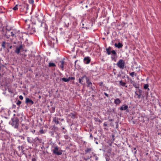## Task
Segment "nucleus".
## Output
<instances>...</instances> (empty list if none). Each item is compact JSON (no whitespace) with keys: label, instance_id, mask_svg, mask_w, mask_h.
<instances>
[{"label":"nucleus","instance_id":"1","mask_svg":"<svg viewBox=\"0 0 161 161\" xmlns=\"http://www.w3.org/2000/svg\"><path fill=\"white\" fill-rule=\"evenodd\" d=\"M37 19L38 21L39 22L41 23V26H42V25H43L44 26V28H45V31H47V26L44 23L43 24L42 23L44 20V16H43V15L42 14H41L40 15H38V16H37Z\"/></svg>","mask_w":161,"mask_h":161},{"label":"nucleus","instance_id":"2","mask_svg":"<svg viewBox=\"0 0 161 161\" xmlns=\"http://www.w3.org/2000/svg\"><path fill=\"white\" fill-rule=\"evenodd\" d=\"M53 149L52 150L53 153L58 155H61L62 154V150L59 149V147L57 146H55L52 147Z\"/></svg>","mask_w":161,"mask_h":161},{"label":"nucleus","instance_id":"3","mask_svg":"<svg viewBox=\"0 0 161 161\" xmlns=\"http://www.w3.org/2000/svg\"><path fill=\"white\" fill-rule=\"evenodd\" d=\"M11 124L15 128L18 129L19 125V119L16 118L12 119V122Z\"/></svg>","mask_w":161,"mask_h":161},{"label":"nucleus","instance_id":"4","mask_svg":"<svg viewBox=\"0 0 161 161\" xmlns=\"http://www.w3.org/2000/svg\"><path fill=\"white\" fill-rule=\"evenodd\" d=\"M116 65L120 69H123L124 68L125 62L123 60L120 59L117 63Z\"/></svg>","mask_w":161,"mask_h":161},{"label":"nucleus","instance_id":"5","mask_svg":"<svg viewBox=\"0 0 161 161\" xmlns=\"http://www.w3.org/2000/svg\"><path fill=\"white\" fill-rule=\"evenodd\" d=\"M36 32V30L35 28L32 27L30 28L28 30L29 33L32 34H34Z\"/></svg>","mask_w":161,"mask_h":161},{"label":"nucleus","instance_id":"6","mask_svg":"<svg viewBox=\"0 0 161 161\" xmlns=\"http://www.w3.org/2000/svg\"><path fill=\"white\" fill-rule=\"evenodd\" d=\"M91 61V59L89 57H86L84 59V61L85 63L86 64H88Z\"/></svg>","mask_w":161,"mask_h":161},{"label":"nucleus","instance_id":"7","mask_svg":"<svg viewBox=\"0 0 161 161\" xmlns=\"http://www.w3.org/2000/svg\"><path fill=\"white\" fill-rule=\"evenodd\" d=\"M23 48L22 45H21L20 46L16 48L15 52L17 54H19L20 52V50Z\"/></svg>","mask_w":161,"mask_h":161},{"label":"nucleus","instance_id":"8","mask_svg":"<svg viewBox=\"0 0 161 161\" xmlns=\"http://www.w3.org/2000/svg\"><path fill=\"white\" fill-rule=\"evenodd\" d=\"M25 102L26 103H29L31 105L34 103L33 101L28 98H26Z\"/></svg>","mask_w":161,"mask_h":161},{"label":"nucleus","instance_id":"9","mask_svg":"<svg viewBox=\"0 0 161 161\" xmlns=\"http://www.w3.org/2000/svg\"><path fill=\"white\" fill-rule=\"evenodd\" d=\"M128 106L127 105H124L120 107V109L121 110H127Z\"/></svg>","mask_w":161,"mask_h":161},{"label":"nucleus","instance_id":"10","mask_svg":"<svg viewBox=\"0 0 161 161\" xmlns=\"http://www.w3.org/2000/svg\"><path fill=\"white\" fill-rule=\"evenodd\" d=\"M121 101L118 98L115 99L114 101V103L117 105L121 103Z\"/></svg>","mask_w":161,"mask_h":161},{"label":"nucleus","instance_id":"11","mask_svg":"<svg viewBox=\"0 0 161 161\" xmlns=\"http://www.w3.org/2000/svg\"><path fill=\"white\" fill-rule=\"evenodd\" d=\"M114 46L115 47H118V48H121L123 46L122 44L120 42H119L118 44L115 43Z\"/></svg>","mask_w":161,"mask_h":161},{"label":"nucleus","instance_id":"12","mask_svg":"<svg viewBox=\"0 0 161 161\" xmlns=\"http://www.w3.org/2000/svg\"><path fill=\"white\" fill-rule=\"evenodd\" d=\"M131 83L133 84V86L135 87L136 88H139V86L138 85L136 82H135L134 81H131Z\"/></svg>","mask_w":161,"mask_h":161},{"label":"nucleus","instance_id":"13","mask_svg":"<svg viewBox=\"0 0 161 161\" xmlns=\"http://www.w3.org/2000/svg\"><path fill=\"white\" fill-rule=\"evenodd\" d=\"M58 119L56 117L53 118V121L56 124H57L59 123V121H58Z\"/></svg>","mask_w":161,"mask_h":161},{"label":"nucleus","instance_id":"14","mask_svg":"<svg viewBox=\"0 0 161 161\" xmlns=\"http://www.w3.org/2000/svg\"><path fill=\"white\" fill-rule=\"evenodd\" d=\"M86 83L88 85V87H91L92 85V82L89 80L87 78H86Z\"/></svg>","mask_w":161,"mask_h":161},{"label":"nucleus","instance_id":"15","mask_svg":"<svg viewBox=\"0 0 161 161\" xmlns=\"http://www.w3.org/2000/svg\"><path fill=\"white\" fill-rule=\"evenodd\" d=\"M61 63L60 66L62 70H64V61H60V62Z\"/></svg>","mask_w":161,"mask_h":161},{"label":"nucleus","instance_id":"16","mask_svg":"<svg viewBox=\"0 0 161 161\" xmlns=\"http://www.w3.org/2000/svg\"><path fill=\"white\" fill-rule=\"evenodd\" d=\"M7 86L6 85H4L3 86L1 85V89L3 91H6L7 90Z\"/></svg>","mask_w":161,"mask_h":161},{"label":"nucleus","instance_id":"17","mask_svg":"<svg viewBox=\"0 0 161 161\" xmlns=\"http://www.w3.org/2000/svg\"><path fill=\"white\" fill-rule=\"evenodd\" d=\"M119 85L120 86H125V84H126L125 83L123 82L122 80H120L119 81ZM125 87H127V86H126Z\"/></svg>","mask_w":161,"mask_h":161},{"label":"nucleus","instance_id":"18","mask_svg":"<svg viewBox=\"0 0 161 161\" xmlns=\"http://www.w3.org/2000/svg\"><path fill=\"white\" fill-rule=\"evenodd\" d=\"M111 47H109L108 48L106 49V51L107 52V53L108 55H110L111 54L110 50H111Z\"/></svg>","mask_w":161,"mask_h":161},{"label":"nucleus","instance_id":"19","mask_svg":"<svg viewBox=\"0 0 161 161\" xmlns=\"http://www.w3.org/2000/svg\"><path fill=\"white\" fill-rule=\"evenodd\" d=\"M92 148H87L85 150V153L86 154L87 153L90 152L92 151Z\"/></svg>","mask_w":161,"mask_h":161},{"label":"nucleus","instance_id":"20","mask_svg":"<svg viewBox=\"0 0 161 161\" xmlns=\"http://www.w3.org/2000/svg\"><path fill=\"white\" fill-rule=\"evenodd\" d=\"M27 141L29 143H31L32 142V141L31 138L29 137H27Z\"/></svg>","mask_w":161,"mask_h":161},{"label":"nucleus","instance_id":"21","mask_svg":"<svg viewBox=\"0 0 161 161\" xmlns=\"http://www.w3.org/2000/svg\"><path fill=\"white\" fill-rule=\"evenodd\" d=\"M69 116L72 119H74L75 118V114L72 113H71L70 114H69Z\"/></svg>","mask_w":161,"mask_h":161},{"label":"nucleus","instance_id":"22","mask_svg":"<svg viewBox=\"0 0 161 161\" xmlns=\"http://www.w3.org/2000/svg\"><path fill=\"white\" fill-rule=\"evenodd\" d=\"M149 85L148 84H146L144 86V88L145 89H147L148 90H149V89L148 88Z\"/></svg>","mask_w":161,"mask_h":161},{"label":"nucleus","instance_id":"23","mask_svg":"<svg viewBox=\"0 0 161 161\" xmlns=\"http://www.w3.org/2000/svg\"><path fill=\"white\" fill-rule=\"evenodd\" d=\"M55 66V64L53 63H49V66L50 67H54Z\"/></svg>","mask_w":161,"mask_h":161},{"label":"nucleus","instance_id":"24","mask_svg":"<svg viewBox=\"0 0 161 161\" xmlns=\"http://www.w3.org/2000/svg\"><path fill=\"white\" fill-rule=\"evenodd\" d=\"M92 153L93 154V157L96 160H98V158L97 156L95 154H94L93 152Z\"/></svg>","mask_w":161,"mask_h":161},{"label":"nucleus","instance_id":"25","mask_svg":"<svg viewBox=\"0 0 161 161\" xmlns=\"http://www.w3.org/2000/svg\"><path fill=\"white\" fill-rule=\"evenodd\" d=\"M6 43V42L5 41L3 42L2 43L1 46L2 47L4 48H6V47H5Z\"/></svg>","mask_w":161,"mask_h":161},{"label":"nucleus","instance_id":"26","mask_svg":"<svg viewBox=\"0 0 161 161\" xmlns=\"http://www.w3.org/2000/svg\"><path fill=\"white\" fill-rule=\"evenodd\" d=\"M111 58L115 62H116V58L115 57V55H112L111 57Z\"/></svg>","mask_w":161,"mask_h":161},{"label":"nucleus","instance_id":"27","mask_svg":"<svg viewBox=\"0 0 161 161\" xmlns=\"http://www.w3.org/2000/svg\"><path fill=\"white\" fill-rule=\"evenodd\" d=\"M15 33L14 31H11V35L12 37H15L16 36H15Z\"/></svg>","mask_w":161,"mask_h":161},{"label":"nucleus","instance_id":"28","mask_svg":"<svg viewBox=\"0 0 161 161\" xmlns=\"http://www.w3.org/2000/svg\"><path fill=\"white\" fill-rule=\"evenodd\" d=\"M62 80L63 81H64V82H65L69 81V80L68 79H67V78H63L62 79Z\"/></svg>","mask_w":161,"mask_h":161},{"label":"nucleus","instance_id":"29","mask_svg":"<svg viewBox=\"0 0 161 161\" xmlns=\"http://www.w3.org/2000/svg\"><path fill=\"white\" fill-rule=\"evenodd\" d=\"M18 4H17L13 8V10H18Z\"/></svg>","mask_w":161,"mask_h":161},{"label":"nucleus","instance_id":"30","mask_svg":"<svg viewBox=\"0 0 161 161\" xmlns=\"http://www.w3.org/2000/svg\"><path fill=\"white\" fill-rule=\"evenodd\" d=\"M135 93L136 95L137 96V97L138 98H140V97H141V94H140V93L139 94H138L136 92H135Z\"/></svg>","mask_w":161,"mask_h":161},{"label":"nucleus","instance_id":"31","mask_svg":"<svg viewBox=\"0 0 161 161\" xmlns=\"http://www.w3.org/2000/svg\"><path fill=\"white\" fill-rule=\"evenodd\" d=\"M21 103V102L19 100H18L16 103V104L18 105H19Z\"/></svg>","mask_w":161,"mask_h":161},{"label":"nucleus","instance_id":"32","mask_svg":"<svg viewBox=\"0 0 161 161\" xmlns=\"http://www.w3.org/2000/svg\"><path fill=\"white\" fill-rule=\"evenodd\" d=\"M135 75V72H133L130 74V75L132 77H133Z\"/></svg>","mask_w":161,"mask_h":161},{"label":"nucleus","instance_id":"33","mask_svg":"<svg viewBox=\"0 0 161 161\" xmlns=\"http://www.w3.org/2000/svg\"><path fill=\"white\" fill-rule=\"evenodd\" d=\"M6 44H7L8 47H9L10 49H11L12 48V46L10 45L9 43L7 42L6 43Z\"/></svg>","mask_w":161,"mask_h":161},{"label":"nucleus","instance_id":"34","mask_svg":"<svg viewBox=\"0 0 161 161\" xmlns=\"http://www.w3.org/2000/svg\"><path fill=\"white\" fill-rule=\"evenodd\" d=\"M8 91L10 93H13V91L10 88H8Z\"/></svg>","mask_w":161,"mask_h":161},{"label":"nucleus","instance_id":"35","mask_svg":"<svg viewBox=\"0 0 161 161\" xmlns=\"http://www.w3.org/2000/svg\"><path fill=\"white\" fill-rule=\"evenodd\" d=\"M111 53H112L114 55H116V52L114 50H112V51H111Z\"/></svg>","mask_w":161,"mask_h":161},{"label":"nucleus","instance_id":"36","mask_svg":"<svg viewBox=\"0 0 161 161\" xmlns=\"http://www.w3.org/2000/svg\"><path fill=\"white\" fill-rule=\"evenodd\" d=\"M40 132L41 134H44L45 133V131L43 129H41L39 131Z\"/></svg>","mask_w":161,"mask_h":161},{"label":"nucleus","instance_id":"37","mask_svg":"<svg viewBox=\"0 0 161 161\" xmlns=\"http://www.w3.org/2000/svg\"><path fill=\"white\" fill-rule=\"evenodd\" d=\"M5 67L4 65H0V69H3L4 68H5Z\"/></svg>","mask_w":161,"mask_h":161},{"label":"nucleus","instance_id":"38","mask_svg":"<svg viewBox=\"0 0 161 161\" xmlns=\"http://www.w3.org/2000/svg\"><path fill=\"white\" fill-rule=\"evenodd\" d=\"M92 157V156H90V157H89H89H88V158H84V159L86 161H87V160H88L90 158H91Z\"/></svg>","mask_w":161,"mask_h":161},{"label":"nucleus","instance_id":"39","mask_svg":"<svg viewBox=\"0 0 161 161\" xmlns=\"http://www.w3.org/2000/svg\"><path fill=\"white\" fill-rule=\"evenodd\" d=\"M79 82L81 84H82V81L81 79L80 78L79 79Z\"/></svg>","mask_w":161,"mask_h":161},{"label":"nucleus","instance_id":"40","mask_svg":"<svg viewBox=\"0 0 161 161\" xmlns=\"http://www.w3.org/2000/svg\"><path fill=\"white\" fill-rule=\"evenodd\" d=\"M34 2L33 0H31L29 1V3L31 4H33L34 3Z\"/></svg>","mask_w":161,"mask_h":161},{"label":"nucleus","instance_id":"41","mask_svg":"<svg viewBox=\"0 0 161 161\" xmlns=\"http://www.w3.org/2000/svg\"><path fill=\"white\" fill-rule=\"evenodd\" d=\"M87 78L86 75H84L82 77H81L80 78L81 79V80H82L84 78Z\"/></svg>","mask_w":161,"mask_h":161},{"label":"nucleus","instance_id":"42","mask_svg":"<svg viewBox=\"0 0 161 161\" xmlns=\"http://www.w3.org/2000/svg\"><path fill=\"white\" fill-rule=\"evenodd\" d=\"M25 7H26V9H28V4H25Z\"/></svg>","mask_w":161,"mask_h":161},{"label":"nucleus","instance_id":"43","mask_svg":"<svg viewBox=\"0 0 161 161\" xmlns=\"http://www.w3.org/2000/svg\"><path fill=\"white\" fill-rule=\"evenodd\" d=\"M104 94L107 97H109L108 96V94L107 93H106V92H104Z\"/></svg>","mask_w":161,"mask_h":161},{"label":"nucleus","instance_id":"44","mask_svg":"<svg viewBox=\"0 0 161 161\" xmlns=\"http://www.w3.org/2000/svg\"><path fill=\"white\" fill-rule=\"evenodd\" d=\"M19 98L21 100H22L23 99V97L22 95H20L19 96Z\"/></svg>","mask_w":161,"mask_h":161},{"label":"nucleus","instance_id":"45","mask_svg":"<svg viewBox=\"0 0 161 161\" xmlns=\"http://www.w3.org/2000/svg\"><path fill=\"white\" fill-rule=\"evenodd\" d=\"M70 79L71 80H74L75 78L74 77H70Z\"/></svg>","mask_w":161,"mask_h":161},{"label":"nucleus","instance_id":"46","mask_svg":"<svg viewBox=\"0 0 161 161\" xmlns=\"http://www.w3.org/2000/svg\"><path fill=\"white\" fill-rule=\"evenodd\" d=\"M99 84L100 86H101L103 85V83L102 82H100L99 83Z\"/></svg>","mask_w":161,"mask_h":161},{"label":"nucleus","instance_id":"47","mask_svg":"<svg viewBox=\"0 0 161 161\" xmlns=\"http://www.w3.org/2000/svg\"><path fill=\"white\" fill-rule=\"evenodd\" d=\"M158 135H160L161 136V131L160 132L158 133Z\"/></svg>","mask_w":161,"mask_h":161},{"label":"nucleus","instance_id":"48","mask_svg":"<svg viewBox=\"0 0 161 161\" xmlns=\"http://www.w3.org/2000/svg\"><path fill=\"white\" fill-rule=\"evenodd\" d=\"M67 79L69 80V81L70 80V77H69L68 78H67Z\"/></svg>","mask_w":161,"mask_h":161},{"label":"nucleus","instance_id":"49","mask_svg":"<svg viewBox=\"0 0 161 161\" xmlns=\"http://www.w3.org/2000/svg\"><path fill=\"white\" fill-rule=\"evenodd\" d=\"M65 137L66 139H68V136H65Z\"/></svg>","mask_w":161,"mask_h":161},{"label":"nucleus","instance_id":"50","mask_svg":"<svg viewBox=\"0 0 161 161\" xmlns=\"http://www.w3.org/2000/svg\"><path fill=\"white\" fill-rule=\"evenodd\" d=\"M26 130H27L28 129V127L27 126H26L25 127Z\"/></svg>","mask_w":161,"mask_h":161},{"label":"nucleus","instance_id":"51","mask_svg":"<svg viewBox=\"0 0 161 161\" xmlns=\"http://www.w3.org/2000/svg\"><path fill=\"white\" fill-rule=\"evenodd\" d=\"M90 137H92V134H90Z\"/></svg>","mask_w":161,"mask_h":161},{"label":"nucleus","instance_id":"52","mask_svg":"<svg viewBox=\"0 0 161 161\" xmlns=\"http://www.w3.org/2000/svg\"><path fill=\"white\" fill-rule=\"evenodd\" d=\"M104 126H107V125L106 124H104Z\"/></svg>","mask_w":161,"mask_h":161},{"label":"nucleus","instance_id":"53","mask_svg":"<svg viewBox=\"0 0 161 161\" xmlns=\"http://www.w3.org/2000/svg\"><path fill=\"white\" fill-rule=\"evenodd\" d=\"M134 150H136V147H135L133 148Z\"/></svg>","mask_w":161,"mask_h":161},{"label":"nucleus","instance_id":"54","mask_svg":"<svg viewBox=\"0 0 161 161\" xmlns=\"http://www.w3.org/2000/svg\"><path fill=\"white\" fill-rule=\"evenodd\" d=\"M96 144H98V142H96Z\"/></svg>","mask_w":161,"mask_h":161},{"label":"nucleus","instance_id":"55","mask_svg":"<svg viewBox=\"0 0 161 161\" xmlns=\"http://www.w3.org/2000/svg\"><path fill=\"white\" fill-rule=\"evenodd\" d=\"M36 139H37V140H39V138H38V137H37V138H36Z\"/></svg>","mask_w":161,"mask_h":161},{"label":"nucleus","instance_id":"56","mask_svg":"<svg viewBox=\"0 0 161 161\" xmlns=\"http://www.w3.org/2000/svg\"><path fill=\"white\" fill-rule=\"evenodd\" d=\"M39 98H41V96H39Z\"/></svg>","mask_w":161,"mask_h":161},{"label":"nucleus","instance_id":"57","mask_svg":"<svg viewBox=\"0 0 161 161\" xmlns=\"http://www.w3.org/2000/svg\"><path fill=\"white\" fill-rule=\"evenodd\" d=\"M5 93H6V92H3V94H5Z\"/></svg>","mask_w":161,"mask_h":161},{"label":"nucleus","instance_id":"58","mask_svg":"<svg viewBox=\"0 0 161 161\" xmlns=\"http://www.w3.org/2000/svg\"><path fill=\"white\" fill-rule=\"evenodd\" d=\"M32 161H34V160L33 159H32Z\"/></svg>","mask_w":161,"mask_h":161},{"label":"nucleus","instance_id":"59","mask_svg":"<svg viewBox=\"0 0 161 161\" xmlns=\"http://www.w3.org/2000/svg\"><path fill=\"white\" fill-rule=\"evenodd\" d=\"M1 88V85H0V89Z\"/></svg>","mask_w":161,"mask_h":161},{"label":"nucleus","instance_id":"60","mask_svg":"<svg viewBox=\"0 0 161 161\" xmlns=\"http://www.w3.org/2000/svg\"><path fill=\"white\" fill-rule=\"evenodd\" d=\"M21 148H22V146H21Z\"/></svg>","mask_w":161,"mask_h":161},{"label":"nucleus","instance_id":"61","mask_svg":"<svg viewBox=\"0 0 161 161\" xmlns=\"http://www.w3.org/2000/svg\"><path fill=\"white\" fill-rule=\"evenodd\" d=\"M19 148H20V146H19ZM19 149H20V148H19Z\"/></svg>","mask_w":161,"mask_h":161},{"label":"nucleus","instance_id":"62","mask_svg":"<svg viewBox=\"0 0 161 161\" xmlns=\"http://www.w3.org/2000/svg\"><path fill=\"white\" fill-rule=\"evenodd\" d=\"M135 76H136V74H135Z\"/></svg>","mask_w":161,"mask_h":161},{"label":"nucleus","instance_id":"63","mask_svg":"<svg viewBox=\"0 0 161 161\" xmlns=\"http://www.w3.org/2000/svg\"><path fill=\"white\" fill-rule=\"evenodd\" d=\"M136 153V151H135V153Z\"/></svg>","mask_w":161,"mask_h":161},{"label":"nucleus","instance_id":"64","mask_svg":"<svg viewBox=\"0 0 161 161\" xmlns=\"http://www.w3.org/2000/svg\"><path fill=\"white\" fill-rule=\"evenodd\" d=\"M123 161H125V160H123Z\"/></svg>","mask_w":161,"mask_h":161}]
</instances>
